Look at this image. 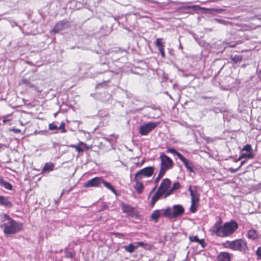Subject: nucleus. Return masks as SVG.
<instances>
[{"label": "nucleus", "instance_id": "nucleus-1", "mask_svg": "<svg viewBox=\"0 0 261 261\" xmlns=\"http://www.w3.org/2000/svg\"><path fill=\"white\" fill-rule=\"evenodd\" d=\"M221 219L217 222L212 228L214 233L219 237L224 238L233 234L238 228V224L233 220L225 223L221 225Z\"/></svg>", "mask_w": 261, "mask_h": 261}, {"label": "nucleus", "instance_id": "nucleus-2", "mask_svg": "<svg viewBox=\"0 0 261 261\" xmlns=\"http://www.w3.org/2000/svg\"><path fill=\"white\" fill-rule=\"evenodd\" d=\"M2 217L5 220L8 221L7 223L3 224L5 233L8 234L15 233L22 229L23 225L21 223L12 220L6 214H3Z\"/></svg>", "mask_w": 261, "mask_h": 261}, {"label": "nucleus", "instance_id": "nucleus-3", "mask_svg": "<svg viewBox=\"0 0 261 261\" xmlns=\"http://www.w3.org/2000/svg\"><path fill=\"white\" fill-rule=\"evenodd\" d=\"M163 216L168 219H171L181 216L185 209L180 204L174 205L172 207H167L162 210Z\"/></svg>", "mask_w": 261, "mask_h": 261}, {"label": "nucleus", "instance_id": "nucleus-4", "mask_svg": "<svg viewBox=\"0 0 261 261\" xmlns=\"http://www.w3.org/2000/svg\"><path fill=\"white\" fill-rule=\"evenodd\" d=\"M224 245L225 248L242 252H246L248 250L247 243L242 239H237L232 241H227Z\"/></svg>", "mask_w": 261, "mask_h": 261}, {"label": "nucleus", "instance_id": "nucleus-5", "mask_svg": "<svg viewBox=\"0 0 261 261\" xmlns=\"http://www.w3.org/2000/svg\"><path fill=\"white\" fill-rule=\"evenodd\" d=\"M160 158L161 160L160 169L167 171L172 168L173 165L172 160L164 153H161Z\"/></svg>", "mask_w": 261, "mask_h": 261}, {"label": "nucleus", "instance_id": "nucleus-6", "mask_svg": "<svg viewBox=\"0 0 261 261\" xmlns=\"http://www.w3.org/2000/svg\"><path fill=\"white\" fill-rule=\"evenodd\" d=\"M155 168L153 166H149L138 171L135 174V179H141L143 176L150 177L151 176L154 171Z\"/></svg>", "mask_w": 261, "mask_h": 261}, {"label": "nucleus", "instance_id": "nucleus-7", "mask_svg": "<svg viewBox=\"0 0 261 261\" xmlns=\"http://www.w3.org/2000/svg\"><path fill=\"white\" fill-rule=\"evenodd\" d=\"M157 126L154 122H149L141 125L139 128V133L141 135H147Z\"/></svg>", "mask_w": 261, "mask_h": 261}, {"label": "nucleus", "instance_id": "nucleus-8", "mask_svg": "<svg viewBox=\"0 0 261 261\" xmlns=\"http://www.w3.org/2000/svg\"><path fill=\"white\" fill-rule=\"evenodd\" d=\"M70 26L69 21L67 20H63L59 21L54 27L51 32L58 33L60 31L69 28Z\"/></svg>", "mask_w": 261, "mask_h": 261}, {"label": "nucleus", "instance_id": "nucleus-9", "mask_svg": "<svg viewBox=\"0 0 261 261\" xmlns=\"http://www.w3.org/2000/svg\"><path fill=\"white\" fill-rule=\"evenodd\" d=\"M102 181L103 179L101 177H96L88 180L85 183L84 186L86 188L98 187H100Z\"/></svg>", "mask_w": 261, "mask_h": 261}, {"label": "nucleus", "instance_id": "nucleus-10", "mask_svg": "<svg viewBox=\"0 0 261 261\" xmlns=\"http://www.w3.org/2000/svg\"><path fill=\"white\" fill-rule=\"evenodd\" d=\"M171 184V181L169 179L165 178L162 180L158 189L165 193L166 195L169 190V188L170 187Z\"/></svg>", "mask_w": 261, "mask_h": 261}, {"label": "nucleus", "instance_id": "nucleus-11", "mask_svg": "<svg viewBox=\"0 0 261 261\" xmlns=\"http://www.w3.org/2000/svg\"><path fill=\"white\" fill-rule=\"evenodd\" d=\"M120 206L122 212L126 215L132 216L135 214V207L126 204L123 202H121Z\"/></svg>", "mask_w": 261, "mask_h": 261}, {"label": "nucleus", "instance_id": "nucleus-12", "mask_svg": "<svg viewBox=\"0 0 261 261\" xmlns=\"http://www.w3.org/2000/svg\"><path fill=\"white\" fill-rule=\"evenodd\" d=\"M178 158L183 163L187 169L190 172H193V165L192 163L182 154L178 155Z\"/></svg>", "mask_w": 261, "mask_h": 261}, {"label": "nucleus", "instance_id": "nucleus-13", "mask_svg": "<svg viewBox=\"0 0 261 261\" xmlns=\"http://www.w3.org/2000/svg\"><path fill=\"white\" fill-rule=\"evenodd\" d=\"M165 197V194L158 189L157 191L154 193L151 199V206H153L155 203L162 197Z\"/></svg>", "mask_w": 261, "mask_h": 261}, {"label": "nucleus", "instance_id": "nucleus-14", "mask_svg": "<svg viewBox=\"0 0 261 261\" xmlns=\"http://www.w3.org/2000/svg\"><path fill=\"white\" fill-rule=\"evenodd\" d=\"M70 147H72L73 148H75V150L78 151L79 152H81L84 151V149L82 148V147H84L87 149H88L89 148L88 147L87 145L83 143V142H79L77 145H70L69 146Z\"/></svg>", "mask_w": 261, "mask_h": 261}, {"label": "nucleus", "instance_id": "nucleus-15", "mask_svg": "<svg viewBox=\"0 0 261 261\" xmlns=\"http://www.w3.org/2000/svg\"><path fill=\"white\" fill-rule=\"evenodd\" d=\"M0 204L8 207H11L13 205L8 198L3 196H0Z\"/></svg>", "mask_w": 261, "mask_h": 261}, {"label": "nucleus", "instance_id": "nucleus-16", "mask_svg": "<svg viewBox=\"0 0 261 261\" xmlns=\"http://www.w3.org/2000/svg\"><path fill=\"white\" fill-rule=\"evenodd\" d=\"M155 45H156V47L158 48L159 51L161 54L162 57L163 58L165 57V53L164 51V45L163 43L162 42V39H161V38L156 39V41H155Z\"/></svg>", "mask_w": 261, "mask_h": 261}, {"label": "nucleus", "instance_id": "nucleus-17", "mask_svg": "<svg viewBox=\"0 0 261 261\" xmlns=\"http://www.w3.org/2000/svg\"><path fill=\"white\" fill-rule=\"evenodd\" d=\"M218 261H230V254L228 252H220L218 256Z\"/></svg>", "mask_w": 261, "mask_h": 261}, {"label": "nucleus", "instance_id": "nucleus-18", "mask_svg": "<svg viewBox=\"0 0 261 261\" xmlns=\"http://www.w3.org/2000/svg\"><path fill=\"white\" fill-rule=\"evenodd\" d=\"M189 191L191 196V201L198 202L199 200V194H198L197 190L192 189L191 186H189Z\"/></svg>", "mask_w": 261, "mask_h": 261}, {"label": "nucleus", "instance_id": "nucleus-19", "mask_svg": "<svg viewBox=\"0 0 261 261\" xmlns=\"http://www.w3.org/2000/svg\"><path fill=\"white\" fill-rule=\"evenodd\" d=\"M141 179L136 180L135 177L134 178V181H135V185L134 186V188L137 191L138 194H141L144 189L143 184L140 181Z\"/></svg>", "mask_w": 261, "mask_h": 261}, {"label": "nucleus", "instance_id": "nucleus-20", "mask_svg": "<svg viewBox=\"0 0 261 261\" xmlns=\"http://www.w3.org/2000/svg\"><path fill=\"white\" fill-rule=\"evenodd\" d=\"M247 237L250 240H255L258 238V235L257 232L255 229H251L248 230Z\"/></svg>", "mask_w": 261, "mask_h": 261}, {"label": "nucleus", "instance_id": "nucleus-21", "mask_svg": "<svg viewBox=\"0 0 261 261\" xmlns=\"http://www.w3.org/2000/svg\"><path fill=\"white\" fill-rule=\"evenodd\" d=\"M180 184L179 182L177 181L173 184L172 187L169 189L168 192L166 194V195L165 196V198H166L170 195H171L173 192L175 190H176L180 188Z\"/></svg>", "mask_w": 261, "mask_h": 261}, {"label": "nucleus", "instance_id": "nucleus-22", "mask_svg": "<svg viewBox=\"0 0 261 261\" xmlns=\"http://www.w3.org/2000/svg\"><path fill=\"white\" fill-rule=\"evenodd\" d=\"M190 241L197 242L201 245L202 247L205 246V243L203 239L200 240L197 236H189Z\"/></svg>", "mask_w": 261, "mask_h": 261}, {"label": "nucleus", "instance_id": "nucleus-23", "mask_svg": "<svg viewBox=\"0 0 261 261\" xmlns=\"http://www.w3.org/2000/svg\"><path fill=\"white\" fill-rule=\"evenodd\" d=\"M54 167H55V165L54 163H51V162L46 163L44 165V166L42 169V172H45L46 171L49 172V171H53L54 169Z\"/></svg>", "mask_w": 261, "mask_h": 261}, {"label": "nucleus", "instance_id": "nucleus-24", "mask_svg": "<svg viewBox=\"0 0 261 261\" xmlns=\"http://www.w3.org/2000/svg\"><path fill=\"white\" fill-rule=\"evenodd\" d=\"M161 216V212L160 210H156L153 211L150 216L152 220H154L155 222H158L159 218Z\"/></svg>", "mask_w": 261, "mask_h": 261}, {"label": "nucleus", "instance_id": "nucleus-25", "mask_svg": "<svg viewBox=\"0 0 261 261\" xmlns=\"http://www.w3.org/2000/svg\"><path fill=\"white\" fill-rule=\"evenodd\" d=\"M125 250L129 253H132L134 251L138 248V245H135L133 244H129L128 245L124 246Z\"/></svg>", "mask_w": 261, "mask_h": 261}, {"label": "nucleus", "instance_id": "nucleus-26", "mask_svg": "<svg viewBox=\"0 0 261 261\" xmlns=\"http://www.w3.org/2000/svg\"><path fill=\"white\" fill-rule=\"evenodd\" d=\"M0 186H3L5 189L9 190L12 189V186L8 182L0 177Z\"/></svg>", "mask_w": 261, "mask_h": 261}, {"label": "nucleus", "instance_id": "nucleus-27", "mask_svg": "<svg viewBox=\"0 0 261 261\" xmlns=\"http://www.w3.org/2000/svg\"><path fill=\"white\" fill-rule=\"evenodd\" d=\"M253 158V153L252 152L242 153L238 159L239 161H241L242 159L247 158L248 159H251Z\"/></svg>", "mask_w": 261, "mask_h": 261}, {"label": "nucleus", "instance_id": "nucleus-28", "mask_svg": "<svg viewBox=\"0 0 261 261\" xmlns=\"http://www.w3.org/2000/svg\"><path fill=\"white\" fill-rule=\"evenodd\" d=\"M166 171L163 170V169H160V172L157 176V177L154 179V184L155 185H158L159 181L162 179Z\"/></svg>", "mask_w": 261, "mask_h": 261}, {"label": "nucleus", "instance_id": "nucleus-29", "mask_svg": "<svg viewBox=\"0 0 261 261\" xmlns=\"http://www.w3.org/2000/svg\"><path fill=\"white\" fill-rule=\"evenodd\" d=\"M102 184H103V185L105 186V187H106V188H107L108 189H109L110 190H111L113 193H114L115 194H116L117 192H116V190L115 189V188L111 185V184L109 182H107L105 180H104L103 179V181L102 182Z\"/></svg>", "mask_w": 261, "mask_h": 261}, {"label": "nucleus", "instance_id": "nucleus-30", "mask_svg": "<svg viewBox=\"0 0 261 261\" xmlns=\"http://www.w3.org/2000/svg\"><path fill=\"white\" fill-rule=\"evenodd\" d=\"M231 59L236 63L240 62L242 61V56L241 55H235L231 57Z\"/></svg>", "mask_w": 261, "mask_h": 261}, {"label": "nucleus", "instance_id": "nucleus-31", "mask_svg": "<svg viewBox=\"0 0 261 261\" xmlns=\"http://www.w3.org/2000/svg\"><path fill=\"white\" fill-rule=\"evenodd\" d=\"M197 202L191 201V205L190 206V212L192 213H195L197 210V205L196 203Z\"/></svg>", "mask_w": 261, "mask_h": 261}, {"label": "nucleus", "instance_id": "nucleus-32", "mask_svg": "<svg viewBox=\"0 0 261 261\" xmlns=\"http://www.w3.org/2000/svg\"><path fill=\"white\" fill-rule=\"evenodd\" d=\"M252 147H251V145L247 144L244 146V147L242 149V151H246L247 152H252Z\"/></svg>", "mask_w": 261, "mask_h": 261}, {"label": "nucleus", "instance_id": "nucleus-33", "mask_svg": "<svg viewBox=\"0 0 261 261\" xmlns=\"http://www.w3.org/2000/svg\"><path fill=\"white\" fill-rule=\"evenodd\" d=\"M168 152L172 153L173 154H176L178 157L179 154H181L179 152L177 151L174 148H168L167 150Z\"/></svg>", "mask_w": 261, "mask_h": 261}, {"label": "nucleus", "instance_id": "nucleus-34", "mask_svg": "<svg viewBox=\"0 0 261 261\" xmlns=\"http://www.w3.org/2000/svg\"><path fill=\"white\" fill-rule=\"evenodd\" d=\"M58 129H61L62 130V133H65L66 132L65 128V123L64 122H62L60 124V126L58 127Z\"/></svg>", "mask_w": 261, "mask_h": 261}, {"label": "nucleus", "instance_id": "nucleus-35", "mask_svg": "<svg viewBox=\"0 0 261 261\" xmlns=\"http://www.w3.org/2000/svg\"><path fill=\"white\" fill-rule=\"evenodd\" d=\"M215 20L220 23L223 24L225 25H227L228 23H229L228 21L222 19H216Z\"/></svg>", "mask_w": 261, "mask_h": 261}, {"label": "nucleus", "instance_id": "nucleus-36", "mask_svg": "<svg viewBox=\"0 0 261 261\" xmlns=\"http://www.w3.org/2000/svg\"><path fill=\"white\" fill-rule=\"evenodd\" d=\"M49 128L50 130H56L58 129V127L54 123H50L49 125Z\"/></svg>", "mask_w": 261, "mask_h": 261}, {"label": "nucleus", "instance_id": "nucleus-37", "mask_svg": "<svg viewBox=\"0 0 261 261\" xmlns=\"http://www.w3.org/2000/svg\"><path fill=\"white\" fill-rule=\"evenodd\" d=\"M22 82L24 83V84H27L28 85H29V86H30L31 87H35L34 85L31 84L27 80V79H22Z\"/></svg>", "mask_w": 261, "mask_h": 261}, {"label": "nucleus", "instance_id": "nucleus-38", "mask_svg": "<svg viewBox=\"0 0 261 261\" xmlns=\"http://www.w3.org/2000/svg\"><path fill=\"white\" fill-rule=\"evenodd\" d=\"M10 130L14 132V133H19L21 132L20 129L15 128H12L10 129Z\"/></svg>", "mask_w": 261, "mask_h": 261}, {"label": "nucleus", "instance_id": "nucleus-39", "mask_svg": "<svg viewBox=\"0 0 261 261\" xmlns=\"http://www.w3.org/2000/svg\"><path fill=\"white\" fill-rule=\"evenodd\" d=\"M256 254L259 258H261V247H259L257 248L256 250Z\"/></svg>", "mask_w": 261, "mask_h": 261}, {"label": "nucleus", "instance_id": "nucleus-40", "mask_svg": "<svg viewBox=\"0 0 261 261\" xmlns=\"http://www.w3.org/2000/svg\"><path fill=\"white\" fill-rule=\"evenodd\" d=\"M137 245H138V247L139 246H141V247H144L145 246H146L147 245L146 244H145L143 242H137L136 243Z\"/></svg>", "mask_w": 261, "mask_h": 261}, {"label": "nucleus", "instance_id": "nucleus-41", "mask_svg": "<svg viewBox=\"0 0 261 261\" xmlns=\"http://www.w3.org/2000/svg\"><path fill=\"white\" fill-rule=\"evenodd\" d=\"M239 168H238V167L237 168H230L229 169V171L232 173H235L239 170Z\"/></svg>", "mask_w": 261, "mask_h": 261}, {"label": "nucleus", "instance_id": "nucleus-42", "mask_svg": "<svg viewBox=\"0 0 261 261\" xmlns=\"http://www.w3.org/2000/svg\"><path fill=\"white\" fill-rule=\"evenodd\" d=\"M157 186H158V185H155V186L152 189V190L150 191V194H151L152 193H153L155 190V189H156L157 188Z\"/></svg>", "mask_w": 261, "mask_h": 261}, {"label": "nucleus", "instance_id": "nucleus-43", "mask_svg": "<svg viewBox=\"0 0 261 261\" xmlns=\"http://www.w3.org/2000/svg\"><path fill=\"white\" fill-rule=\"evenodd\" d=\"M145 159H143V160L141 161V162L140 163V166L143 165V164L145 163Z\"/></svg>", "mask_w": 261, "mask_h": 261}, {"label": "nucleus", "instance_id": "nucleus-44", "mask_svg": "<svg viewBox=\"0 0 261 261\" xmlns=\"http://www.w3.org/2000/svg\"><path fill=\"white\" fill-rule=\"evenodd\" d=\"M245 162L244 161H243L241 163V164L240 165V166L238 167V168H240L244 164Z\"/></svg>", "mask_w": 261, "mask_h": 261}, {"label": "nucleus", "instance_id": "nucleus-45", "mask_svg": "<svg viewBox=\"0 0 261 261\" xmlns=\"http://www.w3.org/2000/svg\"><path fill=\"white\" fill-rule=\"evenodd\" d=\"M136 165H137V166H141L140 163H137Z\"/></svg>", "mask_w": 261, "mask_h": 261}, {"label": "nucleus", "instance_id": "nucleus-46", "mask_svg": "<svg viewBox=\"0 0 261 261\" xmlns=\"http://www.w3.org/2000/svg\"><path fill=\"white\" fill-rule=\"evenodd\" d=\"M20 124L22 125H23V124H22V122L21 121H20Z\"/></svg>", "mask_w": 261, "mask_h": 261}]
</instances>
